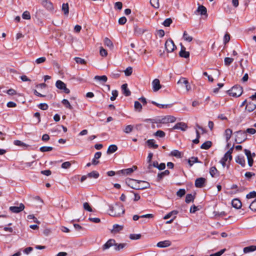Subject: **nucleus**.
Segmentation results:
<instances>
[{
  "mask_svg": "<svg viewBox=\"0 0 256 256\" xmlns=\"http://www.w3.org/2000/svg\"><path fill=\"white\" fill-rule=\"evenodd\" d=\"M109 208V214L112 216H120L124 213L122 204H116L114 206H110Z\"/></svg>",
  "mask_w": 256,
  "mask_h": 256,
  "instance_id": "nucleus-1",
  "label": "nucleus"
},
{
  "mask_svg": "<svg viewBox=\"0 0 256 256\" xmlns=\"http://www.w3.org/2000/svg\"><path fill=\"white\" fill-rule=\"evenodd\" d=\"M234 134H235V142L237 144H241L247 139V134L245 131L240 130L236 132Z\"/></svg>",
  "mask_w": 256,
  "mask_h": 256,
  "instance_id": "nucleus-2",
  "label": "nucleus"
},
{
  "mask_svg": "<svg viewBox=\"0 0 256 256\" xmlns=\"http://www.w3.org/2000/svg\"><path fill=\"white\" fill-rule=\"evenodd\" d=\"M242 86L239 85H236L230 90L228 92L230 96L238 97L242 95Z\"/></svg>",
  "mask_w": 256,
  "mask_h": 256,
  "instance_id": "nucleus-3",
  "label": "nucleus"
},
{
  "mask_svg": "<svg viewBox=\"0 0 256 256\" xmlns=\"http://www.w3.org/2000/svg\"><path fill=\"white\" fill-rule=\"evenodd\" d=\"M56 86L58 89L62 90L66 94H68L70 92V90L66 88V84L60 80H58L56 82Z\"/></svg>",
  "mask_w": 256,
  "mask_h": 256,
  "instance_id": "nucleus-4",
  "label": "nucleus"
},
{
  "mask_svg": "<svg viewBox=\"0 0 256 256\" xmlns=\"http://www.w3.org/2000/svg\"><path fill=\"white\" fill-rule=\"evenodd\" d=\"M176 47L173 40L171 39L167 40L165 42V48L168 52H173Z\"/></svg>",
  "mask_w": 256,
  "mask_h": 256,
  "instance_id": "nucleus-5",
  "label": "nucleus"
},
{
  "mask_svg": "<svg viewBox=\"0 0 256 256\" xmlns=\"http://www.w3.org/2000/svg\"><path fill=\"white\" fill-rule=\"evenodd\" d=\"M134 181H135L138 184H139L140 182L145 183V185H144V186H141L140 184H136L134 186H131V188L133 189L144 190V189L148 188H150V184L146 182L139 180H134Z\"/></svg>",
  "mask_w": 256,
  "mask_h": 256,
  "instance_id": "nucleus-6",
  "label": "nucleus"
},
{
  "mask_svg": "<svg viewBox=\"0 0 256 256\" xmlns=\"http://www.w3.org/2000/svg\"><path fill=\"white\" fill-rule=\"evenodd\" d=\"M176 118L172 116H166L159 120V122L162 124H166L169 122H174L176 121Z\"/></svg>",
  "mask_w": 256,
  "mask_h": 256,
  "instance_id": "nucleus-7",
  "label": "nucleus"
},
{
  "mask_svg": "<svg viewBox=\"0 0 256 256\" xmlns=\"http://www.w3.org/2000/svg\"><path fill=\"white\" fill-rule=\"evenodd\" d=\"M177 83L178 84L181 85L182 86H184L187 91L190 90L191 88L188 80L184 78H181Z\"/></svg>",
  "mask_w": 256,
  "mask_h": 256,
  "instance_id": "nucleus-8",
  "label": "nucleus"
},
{
  "mask_svg": "<svg viewBox=\"0 0 256 256\" xmlns=\"http://www.w3.org/2000/svg\"><path fill=\"white\" fill-rule=\"evenodd\" d=\"M136 166H134L132 168H128L123 169V170H118V172H117L116 174H122V175L126 176V175H128V174H130L131 173H132L134 172V170H136Z\"/></svg>",
  "mask_w": 256,
  "mask_h": 256,
  "instance_id": "nucleus-9",
  "label": "nucleus"
},
{
  "mask_svg": "<svg viewBox=\"0 0 256 256\" xmlns=\"http://www.w3.org/2000/svg\"><path fill=\"white\" fill-rule=\"evenodd\" d=\"M24 208H25L24 205L23 204L20 203L18 206H10L9 209H10V210L13 213H18V212L22 211L24 210Z\"/></svg>",
  "mask_w": 256,
  "mask_h": 256,
  "instance_id": "nucleus-10",
  "label": "nucleus"
},
{
  "mask_svg": "<svg viewBox=\"0 0 256 256\" xmlns=\"http://www.w3.org/2000/svg\"><path fill=\"white\" fill-rule=\"evenodd\" d=\"M188 128V126L186 124L183 122H180L176 124L172 128V130H180L182 131L186 130Z\"/></svg>",
  "mask_w": 256,
  "mask_h": 256,
  "instance_id": "nucleus-11",
  "label": "nucleus"
},
{
  "mask_svg": "<svg viewBox=\"0 0 256 256\" xmlns=\"http://www.w3.org/2000/svg\"><path fill=\"white\" fill-rule=\"evenodd\" d=\"M152 84L154 92H157L162 88V86L160 84V81L158 78L154 80Z\"/></svg>",
  "mask_w": 256,
  "mask_h": 256,
  "instance_id": "nucleus-12",
  "label": "nucleus"
},
{
  "mask_svg": "<svg viewBox=\"0 0 256 256\" xmlns=\"http://www.w3.org/2000/svg\"><path fill=\"white\" fill-rule=\"evenodd\" d=\"M244 152L247 157L248 166H252L254 162V160L252 158V157L251 152L248 150L244 149Z\"/></svg>",
  "mask_w": 256,
  "mask_h": 256,
  "instance_id": "nucleus-13",
  "label": "nucleus"
},
{
  "mask_svg": "<svg viewBox=\"0 0 256 256\" xmlns=\"http://www.w3.org/2000/svg\"><path fill=\"white\" fill-rule=\"evenodd\" d=\"M206 182V180L204 178H198L195 180V186L198 188H202L204 186Z\"/></svg>",
  "mask_w": 256,
  "mask_h": 256,
  "instance_id": "nucleus-14",
  "label": "nucleus"
},
{
  "mask_svg": "<svg viewBox=\"0 0 256 256\" xmlns=\"http://www.w3.org/2000/svg\"><path fill=\"white\" fill-rule=\"evenodd\" d=\"M172 244V242L169 240H165L164 241H161L157 243L156 246L158 248H167L170 246Z\"/></svg>",
  "mask_w": 256,
  "mask_h": 256,
  "instance_id": "nucleus-15",
  "label": "nucleus"
},
{
  "mask_svg": "<svg viewBox=\"0 0 256 256\" xmlns=\"http://www.w3.org/2000/svg\"><path fill=\"white\" fill-rule=\"evenodd\" d=\"M146 30L142 28H140L136 25L134 26V33L136 36H140Z\"/></svg>",
  "mask_w": 256,
  "mask_h": 256,
  "instance_id": "nucleus-16",
  "label": "nucleus"
},
{
  "mask_svg": "<svg viewBox=\"0 0 256 256\" xmlns=\"http://www.w3.org/2000/svg\"><path fill=\"white\" fill-rule=\"evenodd\" d=\"M122 94L126 96H130L131 94V92L128 88L127 84H123L122 86Z\"/></svg>",
  "mask_w": 256,
  "mask_h": 256,
  "instance_id": "nucleus-17",
  "label": "nucleus"
},
{
  "mask_svg": "<svg viewBox=\"0 0 256 256\" xmlns=\"http://www.w3.org/2000/svg\"><path fill=\"white\" fill-rule=\"evenodd\" d=\"M115 240L114 239L109 240L102 246L103 250H105L109 248L110 247L112 246H114L115 244Z\"/></svg>",
  "mask_w": 256,
  "mask_h": 256,
  "instance_id": "nucleus-18",
  "label": "nucleus"
},
{
  "mask_svg": "<svg viewBox=\"0 0 256 256\" xmlns=\"http://www.w3.org/2000/svg\"><path fill=\"white\" fill-rule=\"evenodd\" d=\"M170 173L168 170H165L164 172L158 173L157 176V181L160 182L164 176H168Z\"/></svg>",
  "mask_w": 256,
  "mask_h": 256,
  "instance_id": "nucleus-19",
  "label": "nucleus"
},
{
  "mask_svg": "<svg viewBox=\"0 0 256 256\" xmlns=\"http://www.w3.org/2000/svg\"><path fill=\"white\" fill-rule=\"evenodd\" d=\"M179 55L182 58H188L190 56V53L186 51V48L182 45Z\"/></svg>",
  "mask_w": 256,
  "mask_h": 256,
  "instance_id": "nucleus-20",
  "label": "nucleus"
},
{
  "mask_svg": "<svg viewBox=\"0 0 256 256\" xmlns=\"http://www.w3.org/2000/svg\"><path fill=\"white\" fill-rule=\"evenodd\" d=\"M256 108V102L254 103L253 102H248L246 106V109L248 112H252Z\"/></svg>",
  "mask_w": 256,
  "mask_h": 256,
  "instance_id": "nucleus-21",
  "label": "nucleus"
},
{
  "mask_svg": "<svg viewBox=\"0 0 256 256\" xmlns=\"http://www.w3.org/2000/svg\"><path fill=\"white\" fill-rule=\"evenodd\" d=\"M232 206L236 209L241 208L242 206L240 200L238 198H234L232 202Z\"/></svg>",
  "mask_w": 256,
  "mask_h": 256,
  "instance_id": "nucleus-22",
  "label": "nucleus"
},
{
  "mask_svg": "<svg viewBox=\"0 0 256 256\" xmlns=\"http://www.w3.org/2000/svg\"><path fill=\"white\" fill-rule=\"evenodd\" d=\"M236 162L241 165L242 167H244L246 165V160L244 156H238L236 158Z\"/></svg>",
  "mask_w": 256,
  "mask_h": 256,
  "instance_id": "nucleus-23",
  "label": "nucleus"
},
{
  "mask_svg": "<svg viewBox=\"0 0 256 256\" xmlns=\"http://www.w3.org/2000/svg\"><path fill=\"white\" fill-rule=\"evenodd\" d=\"M232 134V130L230 128H227L224 132V136L226 142H228L230 140Z\"/></svg>",
  "mask_w": 256,
  "mask_h": 256,
  "instance_id": "nucleus-24",
  "label": "nucleus"
},
{
  "mask_svg": "<svg viewBox=\"0 0 256 256\" xmlns=\"http://www.w3.org/2000/svg\"><path fill=\"white\" fill-rule=\"evenodd\" d=\"M42 5L48 10L53 9V6L51 2L50 1L44 0L42 2Z\"/></svg>",
  "mask_w": 256,
  "mask_h": 256,
  "instance_id": "nucleus-25",
  "label": "nucleus"
},
{
  "mask_svg": "<svg viewBox=\"0 0 256 256\" xmlns=\"http://www.w3.org/2000/svg\"><path fill=\"white\" fill-rule=\"evenodd\" d=\"M196 11L200 13V14L201 15H204V16L206 15L207 16V10H206V8L205 6H202V5L198 7Z\"/></svg>",
  "mask_w": 256,
  "mask_h": 256,
  "instance_id": "nucleus-26",
  "label": "nucleus"
},
{
  "mask_svg": "<svg viewBox=\"0 0 256 256\" xmlns=\"http://www.w3.org/2000/svg\"><path fill=\"white\" fill-rule=\"evenodd\" d=\"M154 142L155 141L153 139L148 140L146 141V144L150 148H158V145L156 144Z\"/></svg>",
  "mask_w": 256,
  "mask_h": 256,
  "instance_id": "nucleus-27",
  "label": "nucleus"
},
{
  "mask_svg": "<svg viewBox=\"0 0 256 256\" xmlns=\"http://www.w3.org/2000/svg\"><path fill=\"white\" fill-rule=\"evenodd\" d=\"M118 150V147L115 144L110 145L107 150V153L108 154H112L116 152Z\"/></svg>",
  "mask_w": 256,
  "mask_h": 256,
  "instance_id": "nucleus-28",
  "label": "nucleus"
},
{
  "mask_svg": "<svg viewBox=\"0 0 256 256\" xmlns=\"http://www.w3.org/2000/svg\"><path fill=\"white\" fill-rule=\"evenodd\" d=\"M212 145V142L208 140L203 143L201 145L200 148L202 149L208 150L211 147Z\"/></svg>",
  "mask_w": 256,
  "mask_h": 256,
  "instance_id": "nucleus-29",
  "label": "nucleus"
},
{
  "mask_svg": "<svg viewBox=\"0 0 256 256\" xmlns=\"http://www.w3.org/2000/svg\"><path fill=\"white\" fill-rule=\"evenodd\" d=\"M256 250V246H248L245 247L244 248V253H248L250 252H254Z\"/></svg>",
  "mask_w": 256,
  "mask_h": 256,
  "instance_id": "nucleus-30",
  "label": "nucleus"
},
{
  "mask_svg": "<svg viewBox=\"0 0 256 256\" xmlns=\"http://www.w3.org/2000/svg\"><path fill=\"white\" fill-rule=\"evenodd\" d=\"M99 176V173L96 171H92L87 174L88 177L94 178H98Z\"/></svg>",
  "mask_w": 256,
  "mask_h": 256,
  "instance_id": "nucleus-31",
  "label": "nucleus"
},
{
  "mask_svg": "<svg viewBox=\"0 0 256 256\" xmlns=\"http://www.w3.org/2000/svg\"><path fill=\"white\" fill-rule=\"evenodd\" d=\"M170 155L177 158H182V153L176 150H172L170 152Z\"/></svg>",
  "mask_w": 256,
  "mask_h": 256,
  "instance_id": "nucleus-32",
  "label": "nucleus"
},
{
  "mask_svg": "<svg viewBox=\"0 0 256 256\" xmlns=\"http://www.w3.org/2000/svg\"><path fill=\"white\" fill-rule=\"evenodd\" d=\"M104 44L110 48V49H112L114 48V44L108 38H104Z\"/></svg>",
  "mask_w": 256,
  "mask_h": 256,
  "instance_id": "nucleus-33",
  "label": "nucleus"
},
{
  "mask_svg": "<svg viewBox=\"0 0 256 256\" xmlns=\"http://www.w3.org/2000/svg\"><path fill=\"white\" fill-rule=\"evenodd\" d=\"M218 170L215 166H212L210 168V174L212 177H215L217 176Z\"/></svg>",
  "mask_w": 256,
  "mask_h": 256,
  "instance_id": "nucleus-34",
  "label": "nucleus"
},
{
  "mask_svg": "<svg viewBox=\"0 0 256 256\" xmlns=\"http://www.w3.org/2000/svg\"><path fill=\"white\" fill-rule=\"evenodd\" d=\"M194 199V196L192 194H187L186 197V202L188 204L192 202H193Z\"/></svg>",
  "mask_w": 256,
  "mask_h": 256,
  "instance_id": "nucleus-35",
  "label": "nucleus"
},
{
  "mask_svg": "<svg viewBox=\"0 0 256 256\" xmlns=\"http://www.w3.org/2000/svg\"><path fill=\"white\" fill-rule=\"evenodd\" d=\"M62 104L65 106V107L70 110H72L73 108L72 106L70 105L68 100L66 99H64L62 101Z\"/></svg>",
  "mask_w": 256,
  "mask_h": 256,
  "instance_id": "nucleus-36",
  "label": "nucleus"
},
{
  "mask_svg": "<svg viewBox=\"0 0 256 256\" xmlns=\"http://www.w3.org/2000/svg\"><path fill=\"white\" fill-rule=\"evenodd\" d=\"M150 4L155 8H158L160 7L159 0H150Z\"/></svg>",
  "mask_w": 256,
  "mask_h": 256,
  "instance_id": "nucleus-37",
  "label": "nucleus"
},
{
  "mask_svg": "<svg viewBox=\"0 0 256 256\" xmlns=\"http://www.w3.org/2000/svg\"><path fill=\"white\" fill-rule=\"evenodd\" d=\"M94 79L99 81H102L104 82H106L108 80L106 76L104 75L101 76H96L94 77Z\"/></svg>",
  "mask_w": 256,
  "mask_h": 256,
  "instance_id": "nucleus-38",
  "label": "nucleus"
},
{
  "mask_svg": "<svg viewBox=\"0 0 256 256\" xmlns=\"http://www.w3.org/2000/svg\"><path fill=\"white\" fill-rule=\"evenodd\" d=\"M126 246V244H116L115 242L114 250H120L123 249Z\"/></svg>",
  "mask_w": 256,
  "mask_h": 256,
  "instance_id": "nucleus-39",
  "label": "nucleus"
},
{
  "mask_svg": "<svg viewBox=\"0 0 256 256\" xmlns=\"http://www.w3.org/2000/svg\"><path fill=\"white\" fill-rule=\"evenodd\" d=\"M62 10L64 12V13L65 15H67L69 12V8L68 4V3L63 4L62 6Z\"/></svg>",
  "mask_w": 256,
  "mask_h": 256,
  "instance_id": "nucleus-40",
  "label": "nucleus"
},
{
  "mask_svg": "<svg viewBox=\"0 0 256 256\" xmlns=\"http://www.w3.org/2000/svg\"><path fill=\"white\" fill-rule=\"evenodd\" d=\"M184 39L188 42H191L192 40V38L190 36L186 31H184L183 34Z\"/></svg>",
  "mask_w": 256,
  "mask_h": 256,
  "instance_id": "nucleus-41",
  "label": "nucleus"
},
{
  "mask_svg": "<svg viewBox=\"0 0 256 256\" xmlns=\"http://www.w3.org/2000/svg\"><path fill=\"white\" fill-rule=\"evenodd\" d=\"M123 228V226H120L118 224H114L113 225V229L112 231H114V232H118L119 231L122 230Z\"/></svg>",
  "mask_w": 256,
  "mask_h": 256,
  "instance_id": "nucleus-42",
  "label": "nucleus"
},
{
  "mask_svg": "<svg viewBox=\"0 0 256 256\" xmlns=\"http://www.w3.org/2000/svg\"><path fill=\"white\" fill-rule=\"evenodd\" d=\"M74 60L76 61V62L78 64H86V60L82 58H80L75 57L74 58Z\"/></svg>",
  "mask_w": 256,
  "mask_h": 256,
  "instance_id": "nucleus-43",
  "label": "nucleus"
},
{
  "mask_svg": "<svg viewBox=\"0 0 256 256\" xmlns=\"http://www.w3.org/2000/svg\"><path fill=\"white\" fill-rule=\"evenodd\" d=\"M152 103L153 104H154V105L156 106H158V107L160 108H167L170 106V104H158L156 102H154V101H152Z\"/></svg>",
  "mask_w": 256,
  "mask_h": 256,
  "instance_id": "nucleus-44",
  "label": "nucleus"
},
{
  "mask_svg": "<svg viewBox=\"0 0 256 256\" xmlns=\"http://www.w3.org/2000/svg\"><path fill=\"white\" fill-rule=\"evenodd\" d=\"M53 150L52 146H44L40 148V150L42 152H50Z\"/></svg>",
  "mask_w": 256,
  "mask_h": 256,
  "instance_id": "nucleus-45",
  "label": "nucleus"
},
{
  "mask_svg": "<svg viewBox=\"0 0 256 256\" xmlns=\"http://www.w3.org/2000/svg\"><path fill=\"white\" fill-rule=\"evenodd\" d=\"M134 108L136 110H138L139 112H141V110H142V106L140 102H138V101H136L134 102Z\"/></svg>",
  "mask_w": 256,
  "mask_h": 256,
  "instance_id": "nucleus-46",
  "label": "nucleus"
},
{
  "mask_svg": "<svg viewBox=\"0 0 256 256\" xmlns=\"http://www.w3.org/2000/svg\"><path fill=\"white\" fill-rule=\"evenodd\" d=\"M154 136L160 138H164L166 136V134L162 130H158L155 132Z\"/></svg>",
  "mask_w": 256,
  "mask_h": 256,
  "instance_id": "nucleus-47",
  "label": "nucleus"
},
{
  "mask_svg": "<svg viewBox=\"0 0 256 256\" xmlns=\"http://www.w3.org/2000/svg\"><path fill=\"white\" fill-rule=\"evenodd\" d=\"M142 235L140 234H130V238L132 240H136L140 238Z\"/></svg>",
  "mask_w": 256,
  "mask_h": 256,
  "instance_id": "nucleus-48",
  "label": "nucleus"
},
{
  "mask_svg": "<svg viewBox=\"0 0 256 256\" xmlns=\"http://www.w3.org/2000/svg\"><path fill=\"white\" fill-rule=\"evenodd\" d=\"M172 22V20L171 18H168L166 19L163 22L162 24L164 26H169L170 24Z\"/></svg>",
  "mask_w": 256,
  "mask_h": 256,
  "instance_id": "nucleus-49",
  "label": "nucleus"
},
{
  "mask_svg": "<svg viewBox=\"0 0 256 256\" xmlns=\"http://www.w3.org/2000/svg\"><path fill=\"white\" fill-rule=\"evenodd\" d=\"M198 158L197 157H192L189 160H188V164L190 166H192L196 162H198Z\"/></svg>",
  "mask_w": 256,
  "mask_h": 256,
  "instance_id": "nucleus-50",
  "label": "nucleus"
},
{
  "mask_svg": "<svg viewBox=\"0 0 256 256\" xmlns=\"http://www.w3.org/2000/svg\"><path fill=\"white\" fill-rule=\"evenodd\" d=\"M133 126L132 125H128L126 126L124 130V132L126 134H129L132 132L133 130Z\"/></svg>",
  "mask_w": 256,
  "mask_h": 256,
  "instance_id": "nucleus-51",
  "label": "nucleus"
},
{
  "mask_svg": "<svg viewBox=\"0 0 256 256\" xmlns=\"http://www.w3.org/2000/svg\"><path fill=\"white\" fill-rule=\"evenodd\" d=\"M234 61V59L230 58H226L224 60L226 66H230Z\"/></svg>",
  "mask_w": 256,
  "mask_h": 256,
  "instance_id": "nucleus-52",
  "label": "nucleus"
},
{
  "mask_svg": "<svg viewBox=\"0 0 256 256\" xmlns=\"http://www.w3.org/2000/svg\"><path fill=\"white\" fill-rule=\"evenodd\" d=\"M185 194L186 190L184 188H180L176 192V195L180 198L183 196Z\"/></svg>",
  "mask_w": 256,
  "mask_h": 256,
  "instance_id": "nucleus-53",
  "label": "nucleus"
},
{
  "mask_svg": "<svg viewBox=\"0 0 256 256\" xmlns=\"http://www.w3.org/2000/svg\"><path fill=\"white\" fill-rule=\"evenodd\" d=\"M22 18L24 20H30V13L28 11H25L22 14Z\"/></svg>",
  "mask_w": 256,
  "mask_h": 256,
  "instance_id": "nucleus-54",
  "label": "nucleus"
},
{
  "mask_svg": "<svg viewBox=\"0 0 256 256\" xmlns=\"http://www.w3.org/2000/svg\"><path fill=\"white\" fill-rule=\"evenodd\" d=\"M112 96L110 97V100H114L118 96V92L116 90H113L112 92Z\"/></svg>",
  "mask_w": 256,
  "mask_h": 256,
  "instance_id": "nucleus-55",
  "label": "nucleus"
},
{
  "mask_svg": "<svg viewBox=\"0 0 256 256\" xmlns=\"http://www.w3.org/2000/svg\"><path fill=\"white\" fill-rule=\"evenodd\" d=\"M132 72V67L129 66L124 70V74L126 76H130Z\"/></svg>",
  "mask_w": 256,
  "mask_h": 256,
  "instance_id": "nucleus-56",
  "label": "nucleus"
},
{
  "mask_svg": "<svg viewBox=\"0 0 256 256\" xmlns=\"http://www.w3.org/2000/svg\"><path fill=\"white\" fill-rule=\"evenodd\" d=\"M249 208L252 210L256 212V198L251 203Z\"/></svg>",
  "mask_w": 256,
  "mask_h": 256,
  "instance_id": "nucleus-57",
  "label": "nucleus"
},
{
  "mask_svg": "<svg viewBox=\"0 0 256 256\" xmlns=\"http://www.w3.org/2000/svg\"><path fill=\"white\" fill-rule=\"evenodd\" d=\"M226 248L222 249L217 252L210 254V256H220L226 252Z\"/></svg>",
  "mask_w": 256,
  "mask_h": 256,
  "instance_id": "nucleus-58",
  "label": "nucleus"
},
{
  "mask_svg": "<svg viewBox=\"0 0 256 256\" xmlns=\"http://www.w3.org/2000/svg\"><path fill=\"white\" fill-rule=\"evenodd\" d=\"M246 198L248 199L256 198V192L255 191H252L248 194Z\"/></svg>",
  "mask_w": 256,
  "mask_h": 256,
  "instance_id": "nucleus-59",
  "label": "nucleus"
},
{
  "mask_svg": "<svg viewBox=\"0 0 256 256\" xmlns=\"http://www.w3.org/2000/svg\"><path fill=\"white\" fill-rule=\"evenodd\" d=\"M71 166V163L70 162H66L62 164V168H68Z\"/></svg>",
  "mask_w": 256,
  "mask_h": 256,
  "instance_id": "nucleus-60",
  "label": "nucleus"
},
{
  "mask_svg": "<svg viewBox=\"0 0 256 256\" xmlns=\"http://www.w3.org/2000/svg\"><path fill=\"white\" fill-rule=\"evenodd\" d=\"M14 144L16 146H26V144L24 142H22V141H20V140H15L14 142Z\"/></svg>",
  "mask_w": 256,
  "mask_h": 256,
  "instance_id": "nucleus-61",
  "label": "nucleus"
},
{
  "mask_svg": "<svg viewBox=\"0 0 256 256\" xmlns=\"http://www.w3.org/2000/svg\"><path fill=\"white\" fill-rule=\"evenodd\" d=\"M38 108L42 110H46L48 106V105L46 103H41L39 104Z\"/></svg>",
  "mask_w": 256,
  "mask_h": 256,
  "instance_id": "nucleus-62",
  "label": "nucleus"
},
{
  "mask_svg": "<svg viewBox=\"0 0 256 256\" xmlns=\"http://www.w3.org/2000/svg\"><path fill=\"white\" fill-rule=\"evenodd\" d=\"M46 58L45 57H40V58H37L35 62L37 64H40L46 61Z\"/></svg>",
  "mask_w": 256,
  "mask_h": 256,
  "instance_id": "nucleus-63",
  "label": "nucleus"
},
{
  "mask_svg": "<svg viewBox=\"0 0 256 256\" xmlns=\"http://www.w3.org/2000/svg\"><path fill=\"white\" fill-rule=\"evenodd\" d=\"M127 20L126 17L122 16L119 18L118 23L120 24L123 25L126 23Z\"/></svg>",
  "mask_w": 256,
  "mask_h": 256,
  "instance_id": "nucleus-64",
  "label": "nucleus"
}]
</instances>
